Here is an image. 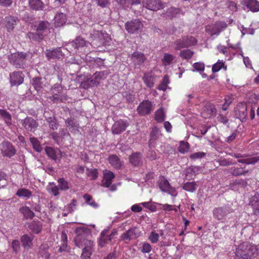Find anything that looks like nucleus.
I'll return each mask as SVG.
<instances>
[{
  "label": "nucleus",
  "instance_id": "obj_39",
  "mask_svg": "<svg viewBox=\"0 0 259 259\" xmlns=\"http://www.w3.org/2000/svg\"><path fill=\"white\" fill-rule=\"evenodd\" d=\"M30 141L32 145L33 148L36 151L40 152L42 151V148L39 142L36 138L34 137L30 138Z\"/></svg>",
  "mask_w": 259,
  "mask_h": 259
},
{
  "label": "nucleus",
  "instance_id": "obj_24",
  "mask_svg": "<svg viewBox=\"0 0 259 259\" xmlns=\"http://www.w3.org/2000/svg\"><path fill=\"white\" fill-rule=\"evenodd\" d=\"M215 113V109L212 106L208 105L205 107L201 116L204 118H209L214 115Z\"/></svg>",
  "mask_w": 259,
  "mask_h": 259
},
{
  "label": "nucleus",
  "instance_id": "obj_63",
  "mask_svg": "<svg viewBox=\"0 0 259 259\" xmlns=\"http://www.w3.org/2000/svg\"><path fill=\"white\" fill-rule=\"evenodd\" d=\"M32 84L37 91H39L41 88L40 80L39 78H35L33 79Z\"/></svg>",
  "mask_w": 259,
  "mask_h": 259
},
{
  "label": "nucleus",
  "instance_id": "obj_1",
  "mask_svg": "<svg viewBox=\"0 0 259 259\" xmlns=\"http://www.w3.org/2000/svg\"><path fill=\"white\" fill-rule=\"evenodd\" d=\"M259 255V249L248 242L240 244L236 250V259H250Z\"/></svg>",
  "mask_w": 259,
  "mask_h": 259
},
{
  "label": "nucleus",
  "instance_id": "obj_3",
  "mask_svg": "<svg viewBox=\"0 0 259 259\" xmlns=\"http://www.w3.org/2000/svg\"><path fill=\"white\" fill-rule=\"evenodd\" d=\"M126 30L130 33H138L142 31L144 25L139 19H133L125 24Z\"/></svg>",
  "mask_w": 259,
  "mask_h": 259
},
{
  "label": "nucleus",
  "instance_id": "obj_51",
  "mask_svg": "<svg viewBox=\"0 0 259 259\" xmlns=\"http://www.w3.org/2000/svg\"><path fill=\"white\" fill-rule=\"evenodd\" d=\"M165 118V115L162 108L158 110L155 113V119L157 122H161L163 121Z\"/></svg>",
  "mask_w": 259,
  "mask_h": 259
},
{
  "label": "nucleus",
  "instance_id": "obj_13",
  "mask_svg": "<svg viewBox=\"0 0 259 259\" xmlns=\"http://www.w3.org/2000/svg\"><path fill=\"white\" fill-rule=\"evenodd\" d=\"M235 115L240 120L243 121L247 117V106L245 103L239 104L235 110Z\"/></svg>",
  "mask_w": 259,
  "mask_h": 259
},
{
  "label": "nucleus",
  "instance_id": "obj_32",
  "mask_svg": "<svg viewBox=\"0 0 259 259\" xmlns=\"http://www.w3.org/2000/svg\"><path fill=\"white\" fill-rule=\"evenodd\" d=\"M29 229L34 233H39L42 230V224L39 222L33 221L29 225Z\"/></svg>",
  "mask_w": 259,
  "mask_h": 259
},
{
  "label": "nucleus",
  "instance_id": "obj_29",
  "mask_svg": "<svg viewBox=\"0 0 259 259\" xmlns=\"http://www.w3.org/2000/svg\"><path fill=\"white\" fill-rule=\"evenodd\" d=\"M143 80L147 87L151 88L154 84L155 76L151 73L145 74L143 77Z\"/></svg>",
  "mask_w": 259,
  "mask_h": 259
},
{
  "label": "nucleus",
  "instance_id": "obj_37",
  "mask_svg": "<svg viewBox=\"0 0 259 259\" xmlns=\"http://www.w3.org/2000/svg\"><path fill=\"white\" fill-rule=\"evenodd\" d=\"M141 161V154L139 153L133 154L130 157V162L134 166L138 165Z\"/></svg>",
  "mask_w": 259,
  "mask_h": 259
},
{
  "label": "nucleus",
  "instance_id": "obj_34",
  "mask_svg": "<svg viewBox=\"0 0 259 259\" xmlns=\"http://www.w3.org/2000/svg\"><path fill=\"white\" fill-rule=\"evenodd\" d=\"M109 163L115 168H118L121 166V162L118 157L116 155H111L109 158Z\"/></svg>",
  "mask_w": 259,
  "mask_h": 259
},
{
  "label": "nucleus",
  "instance_id": "obj_27",
  "mask_svg": "<svg viewBox=\"0 0 259 259\" xmlns=\"http://www.w3.org/2000/svg\"><path fill=\"white\" fill-rule=\"evenodd\" d=\"M19 212L23 215L25 219H32L34 216V212L29 207L26 206L21 207L19 209Z\"/></svg>",
  "mask_w": 259,
  "mask_h": 259
},
{
  "label": "nucleus",
  "instance_id": "obj_64",
  "mask_svg": "<svg viewBox=\"0 0 259 259\" xmlns=\"http://www.w3.org/2000/svg\"><path fill=\"white\" fill-rule=\"evenodd\" d=\"M152 247L149 243H144L141 251L143 253H149L151 251Z\"/></svg>",
  "mask_w": 259,
  "mask_h": 259
},
{
  "label": "nucleus",
  "instance_id": "obj_25",
  "mask_svg": "<svg viewBox=\"0 0 259 259\" xmlns=\"http://www.w3.org/2000/svg\"><path fill=\"white\" fill-rule=\"evenodd\" d=\"M54 20L55 26L56 27H60L65 23L66 17L64 13H59L55 15Z\"/></svg>",
  "mask_w": 259,
  "mask_h": 259
},
{
  "label": "nucleus",
  "instance_id": "obj_8",
  "mask_svg": "<svg viewBox=\"0 0 259 259\" xmlns=\"http://www.w3.org/2000/svg\"><path fill=\"white\" fill-rule=\"evenodd\" d=\"M89 44L88 42L85 41L83 38L78 37H77L74 41L68 44L65 49L70 52H76V50L78 49L80 47L87 46Z\"/></svg>",
  "mask_w": 259,
  "mask_h": 259
},
{
  "label": "nucleus",
  "instance_id": "obj_45",
  "mask_svg": "<svg viewBox=\"0 0 259 259\" xmlns=\"http://www.w3.org/2000/svg\"><path fill=\"white\" fill-rule=\"evenodd\" d=\"M250 204L253 209L259 210V194H255L251 198Z\"/></svg>",
  "mask_w": 259,
  "mask_h": 259
},
{
  "label": "nucleus",
  "instance_id": "obj_33",
  "mask_svg": "<svg viewBox=\"0 0 259 259\" xmlns=\"http://www.w3.org/2000/svg\"><path fill=\"white\" fill-rule=\"evenodd\" d=\"M197 187V185L195 182H187L184 184L183 189L185 191L193 192L196 190Z\"/></svg>",
  "mask_w": 259,
  "mask_h": 259
},
{
  "label": "nucleus",
  "instance_id": "obj_38",
  "mask_svg": "<svg viewBox=\"0 0 259 259\" xmlns=\"http://www.w3.org/2000/svg\"><path fill=\"white\" fill-rule=\"evenodd\" d=\"M67 126L69 127L70 131L75 133L78 132V124L71 119H68L66 121Z\"/></svg>",
  "mask_w": 259,
  "mask_h": 259
},
{
  "label": "nucleus",
  "instance_id": "obj_36",
  "mask_svg": "<svg viewBox=\"0 0 259 259\" xmlns=\"http://www.w3.org/2000/svg\"><path fill=\"white\" fill-rule=\"evenodd\" d=\"M16 195L20 197H26L28 198L31 196L32 193L28 189L22 188L18 190Z\"/></svg>",
  "mask_w": 259,
  "mask_h": 259
},
{
  "label": "nucleus",
  "instance_id": "obj_60",
  "mask_svg": "<svg viewBox=\"0 0 259 259\" xmlns=\"http://www.w3.org/2000/svg\"><path fill=\"white\" fill-rule=\"evenodd\" d=\"M193 66L195 70L197 71H203L204 69V64L202 62L195 63Z\"/></svg>",
  "mask_w": 259,
  "mask_h": 259
},
{
  "label": "nucleus",
  "instance_id": "obj_20",
  "mask_svg": "<svg viewBox=\"0 0 259 259\" xmlns=\"http://www.w3.org/2000/svg\"><path fill=\"white\" fill-rule=\"evenodd\" d=\"M115 235V233L112 232L110 235H108L107 230L102 231L101 233V236L99 240V245L102 247L104 246V245L107 243L109 241L112 239Z\"/></svg>",
  "mask_w": 259,
  "mask_h": 259
},
{
  "label": "nucleus",
  "instance_id": "obj_23",
  "mask_svg": "<svg viewBox=\"0 0 259 259\" xmlns=\"http://www.w3.org/2000/svg\"><path fill=\"white\" fill-rule=\"evenodd\" d=\"M131 59L136 66L142 64L144 62L146 58L144 54L142 53L136 52L132 54Z\"/></svg>",
  "mask_w": 259,
  "mask_h": 259
},
{
  "label": "nucleus",
  "instance_id": "obj_47",
  "mask_svg": "<svg viewBox=\"0 0 259 259\" xmlns=\"http://www.w3.org/2000/svg\"><path fill=\"white\" fill-rule=\"evenodd\" d=\"M58 182L59 183L58 187L60 190L65 191L69 189L68 183L64 178L59 179Z\"/></svg>",
  "mask_w": 259,
  "mask_h": 259
},
{
  "label": "nucleus",
  "instance_id": "obj_5",
  "mask_svg": "<svg viewBox=\"0 0 259 259\" xmlns=\"http://www.w3.org/2000/svg\"><path fill=\"white\" fill-rule=\"evenodd\" d=\"M158 186L162 192H166L174 196L177 195L176 189L170 186L168 181L164 177H160L158 181Z\"/></svg>",
  "mask_w": 259,
  "mask_h": 259
},
{
  "label": "nucleus",
  "instance_id": "obj_22",
  "mask_svg": "<svg viewBox=\"0 0 259 259\" xmlns=\"http://www.w3.org/2000/svg\"><path fill=\"white\" fill-rule=\"evenodd\" d=\"M139 236V233L137 232L136 228H132L123 234L121 236L123 240H130L138 238Z\"/></svg>",
  "mask_w": 259,
  "mask_h": 259
},
{
  "label": "nucleus",
  "instance_id": "obj_30",
  "mask_svg": "<svg viewBox=\"0 0 259 259\" xmlns=\"http://www.w3.org/2000/svg\"><path fill=\"white\" fill-rule=\"evenodd\" d=\"M16 25V19L13 17L9 16L6 17V27L9 31L13 30Z\"/></svg>",
  "mask_w": 259,
  "mask_h": 259
},
{
  "label": "nucleus",
  "instance_id": "obj_46",
  "mask_svg": "<svg viewBox=\"0 0 259 259\" xmlns=\"http://www.w3.org/2000/svg\"><path fill=\"white\" fill-rule=\"evenodd\" d=\"M169 83V78L167 75H165L163 77L162 82L158 87L157 89L159 90L165 91L167 88V85Z\"/></svg>",
  "mask_w": 259,
  "mask_h": 259
},
{
  "label": "nucleus",
  "instance_id": "obj_19",
  "mask_svg": "<svg viewBox=\"0 0 259 259\" xmlns=\"http://www.w3.org/2000/svg\"><path fill=\"white\" fill-rule=\"evenodd\" d=\"M114 177L115 176L112 171L104 170L103 171L102 185L105 187H109L111 185Z\"/></svg>",
  "mask_w": 259,
  "mask_h": 259
},
{
  "label": "nucleus",
  "instance_id": "obj_62",
  "mask_svg": "<svg viewBox=\"0 0 259 259\" xmlns=\"http://www.w3.org/2000/svg\"><path fill=\"white\" fill-rule=\"evenodd\" d=\"M88 177H90L92 180H95L98 178V171L96 169H91L88 171Z\"/></svg>",
  "mask_w": 259,
  "mask_h": 259
},
{
  "label": "nucleus",
  "instance_id": "obj_59",
  "mask_svg": "<svg viewBox=\"0 0 259 259\" xmlns=\"http://www.w3.org/2000/svg\"><path fill=\"white\" fill-rule=\"evenodd\" d=\"M258 160L256 157H253L248 159H244L238 160V161L241 163H246L247 164H254Z\"/></svg>",
  "mask_w": 259,
  "mask_h": 259
},
{
  "label": "nucleus",
  "instance_id": "obj_52",
  "mask_svg": "<svg viewBox=\"0 0 259 259\" xmlns=\"http://www.w3.org/2000/svg\"><path fill=\"white\" fill-rule=\"evenodd\" d=\"M45 151L47 155L51 158L54 160H56L57 159L56 152L52 147H46Z\"/></svg>",
  "mask_w": 259,
  "mask_h": 259
},
{
  "label": "nucleus",
  "instance_id": "obj_35",
  "mask_svg": "<svg viewBox=\"0 0 259 259\" xmlns=\"http://www.w3.org/2000/svg\"><path fill=\"white\" fill-rule=\"evenodd\" d=\"M0 115L2 116L8 125L11 124L12 117L11 114L7 110L1 109Z\"/></svg>",
  "mask_w": 259,
  "mask_h": 259
},
{
  "label": "nucleus",
  "instance_id": "obj_21",
  "mask_svg": "<svg viewBox=\"0 0 259 259\" xmlns=\"http://www.w3.org/2000/svg\"><path fill=\"white\" fill-rule=\"evenodd\" d=\"M23 125L27 130L34 131L37 127L36 121L31 117H27L23 120Z\"/></svg>",
  "mask_w": 259,
  "mask_h": 259
},
{
  "label": "nucleus",
  "instance_id": "obj_14",
  "mask_svg": "<svg viewBox=\"0 0 259 259\" xmlns=\"http://www.w3.org/2000/svg\"><path fill=\"white\" fill-rule=\"evenodd\" d=\"M127 123L122 120L115 122L112 126V132L114 134H120L125 130L127 126Z\"/></svg>",
  "mask_w": 259,
  "mask_h": 259
},
{
  "label": "nucleus",
  "instance_id": "obj_58",
  "mask_svg": "<svg viewBox=\"0 0 259 259\" xmlns=\"http://www.w3.org/2000/svg\"><path fill=\"white\" fill-rule=\"evenodd\" d=\"M12 248L15 253L18 252L20 250V242L17 240H14L12 242Z\"/></svg>",
  "mask_w": 259,
  "mask_h": 259
},
{
  "label": "nucleus",
  "instance_id": "obj_11",
  "mask_svg": "<svg viewBox=\"0 0 259 259\" xmlns=\"http://www.w3.org/2000/svg\"><path fill=\"white\" fill-rule=\"evenodd\" d=\"M143 6L147 9L153 11H157L163 7L160 0H144Z\"/></svg>",
  "mask_w": 259,
  "mask_h": 259
},
{
  "label": "nucleus",
  "instance_id": "obj_44",
  "mask_svg": "<svg viewBox=\"0 0 259 259\" xmlns=\"http://www.w3.org/2000/svg\"><path fill=\"white\" fill-rule=\"evenodd\" d=\"M161 136V134L159 133V131L157 128L153 129L150 134V139L149 141L150 144H152V143L155 140L158 139Z\"/></svg>",
  "mask_w": 259,
  "mask_h": 259
},
{
  "label": "nucleus",
  "instance_id": "obj_7",
  "mask_svg": "<svg viewBox=\"0 0 259 259\" xmlns=\"http://www.w3.org/2000/svg\"><path fill=\"white\" fill-rule=\"evenodd\" d=\"M25 58V54L18 52L12 54L9 57V59L10 62L15 65L17 68H24Z\"/></svg>",
  "mask_w": 259,
  "mask_h": 259
},
{
  "label": "nucleus",
  "instance_id": "obj_54",
  "mask_svg": "<svg viewBox=\"0 0 259 259\" xmlns=\"http://www.w3.org/2000/svg\"><path fill=\"white\" fill-rule=\"evenodd\" d=\"M189 149V144L188 143L181 142L179 147V151L182 153H186Z\"/></svg>",
  "mask_w": 259,
  "mask_h": 259
},
{
  "label": "nucleus",
  "instance_id": "obj_43",
  "mask_svg": "<svg viewBox=\"0 0 259 259\" xmlns=\"http://www.w3.org/2000/svg\"><path fill=\"white\" fill-rule=\"evenodd\" d=\"M175 59V57L168 53L164 54L163 58L162 59V63L164 66H167L170 64Z\"/></svg>",
  "mask_w": 259,
  "mask_h": 259
},
{
  "label": "nucleus",
  "instance_id": "obj_4",
  "mask_svg": "<svg viewBox=\"0 0 259 259\" xmlns=\"http://www.w3.org/2000/svg\"><path fill=\"white\" fill-rule=\"evenodd\" d=\"M85 229L82 227H78L75 232L77 234L74 241L75 245L79 248L84 247L85 243L87 241H90L86 238Z\"/></svg>",
  "mask_w": 259,
  "mask_h": 259
},
{
  "label": "nucleus",
  "instance_id": "obj_28",
  "mask_svg": "<svg viewBox=\"0 0 259 259\" xmlns=\"http://www.w3.org/2000/svg\"><path fill=\"white\" fill-rule=\"evenodd\" d=\"M62 51L58 48L53 50L47 51L46 56L49 59L60 58L62 56Z\"/></svg>",
  "mask_w": 259,
  "mask_h": 259
},
{
  "label": "nucleus",
  "instance_id": "obj_12",
  "mask_svg": "<svg viewBox=\"0 0 259 259\" xmlns=\"http://www.w3.org/2000/svg\"><path fill=\"white\" fill-rule=\"evenodd\" d=\"M226 27V23L224 22H218L212 26H207L206 31L211 35H218Z\"/></svg>",
  "mask_w": 259,
  "mask_h": 259
},
{
  "label": "nucleus",
  "instance_id": "obj_26",
  "mask_svg": "<svg viewBox=\"0 0 259 259\" xmlns=\"http://www.w3.org/2000/svg\"><path fill=\"white\" fill-rule=\"evenodd\" d=\"M33 236H29L27 235H24L21 237V241L22 243L23 246L26 249H30L32 245Z\"/></svg>",
  "mask_w": 259,
  "mask_h": 259
},
{
  "label": "nucleus",
  "instance_id": "obj_17",
  "mask_svg": "<svg viewBox=\"0 0 259 259\" xmlns=\"http://www.w3.org/2000/svg\"><path fill=\"white\" fill-rule=\"evenodd\" d=\"M85 247L82 249L81 254L82 259H90V256L92 253L94 243L92 241H87L85 243Z\"/></svg>",
  "mask_w": 259,
  "mask_h": 259
},
{
  "label": "nucleus",
  "instance_id": "obj_48",
  "mask_svg": "<svg viewBox=\"0 0 259 259\" xmlns=\"http://www.w3.org/2000/svg\"><path fill=\"white\" fill-rule=\"evenodd\" d=\"M174 48L176 50H180L183 48H186L187 45L185 41L184 38L182 39H178L174 42Z\"/></svg>",
  "mask_w": 259,
  "mask_h": 259
},
{
  "label": "nucleus",
  "instance_id": "obj_2",
  "mask_svg": "<svg viewBox=\"0 0 259 259\" xmlns=\"http://www.w3.org/2000/svg\"><path fill=\"white\" fill-rule=\"evenodd\" d=\"M52 96L49 97L50 99L56 102H63L67 100L66 96L62 93V88L59 83H56L52 88Z\"/></svg>",
  "mask_w": 259,
  "mask_h": 259
},
{
  "label": "nucleus",
  "instance_id": "obj_42",
  "mask_svg": "<svg viewBox=\"0 0 259 259\" xmlns=\"http://www.w3.org/2000/svg\"><path fill=\"white\" fill-rule=\"evenodd\" d=\"M213 214L218 220H222L226 216V211L222 208H216L213 211Z\"/></svg>",
  "mask_w": 259,
  "mask_h": 259
},
{
  "label": "nucleus",
  "instance_id": "obj_56",
  "mask_svg": "<svg viewBox=\"0 0 259 259\" xmlns=\"http://www.w3.org/2000/svg\"><path fill=\"white\" fill-rule=\"evenodd\" d=\"M184 39L187 45V47L194 45L197 43V40L192 36L184 38Z\"/></svg>",
  "mask_w": 259,
  "mask_h": 259
},
{
  "label": "nucleus",
  "instance_id": "obj_55",
  "mask_svg": "<svg viewBox=\"0 0 259 259\" xmlns=\"http://www.w3.org/2000/svg\"><path fill=\"white\" fill-rule=\"evenodd\" d=\"M159 237L158 234L156 233L155 231H152L149 236V239L151 243H156L158 242Z\"/></svg>",
  "mask_w": 259,
  "mask_h": 259
},
{
  "label": "nucleus",
  "instance_id": "obj_18",
  "mask_svg": "<svg viewBox=\"0 0 259 259\" xmlns=\"http://www.w3.org/2000/svg\"><path fill=\"white\" fill-rule=\"evenodd\" d=\"M106 78L104 72H96L92 77L88 79L90 85H97L101 79Z\"/></svg>",
  "mask_w": 259,
  "mask_h": 259
},
{
  "label": "nucleus",
  "instance_id": "obj_10",
  "mask_svg": "<svg viewBox=\"0 0 259 259\" xmlns=\"http://www.w3.org/2000/svg\"><path fill=\"white\" fill-rule=\"evenodd\" d=\"M153 110V105L149 100H144L142 102L137 108L138 113L142 115L148 114Z\"/></svg>",
  "mask_w": 259,
  "mask_h": 259
},
{
  "label": "nucleus",
  "instance_id": "obj_15",
  "mask_svg": "<svg viewBox=\"0 0 259 259\" xmlns=\"http://www.w3.org/2000/svg\"><path fill=\"white\" fill-rule=\"evenodd\" d=\"M241 4L243 7L252 12L259 11V2L256 0H242Z\"/></svg>",
  "mask_w": 259,
  "mask_h": 259
},
{
  "label": "nucleus",
  "instance_id": "obj_16",
  "mask_svg": "<svg viewBox=\"0 0 259 259\" xmlns=\"http://www.w3.org/2000/svg\"><path fill=\"white\" fill-rule=\"evenodd\" d=\"M10 82L12 85H19L23 82L22 72H14L10 75Z\"/></svg>",
  "mask_w": 259,
  "mask_h": 259
},
{
  "label": "nucleus",
  "instance_id": "obj_53",
  "mask_svg": "<svg viewBox=\"0 0 259 259\" xmlns=\"http://www.w3.org/2000/svg\"><path fill=\"white\" fill-rule=\"evenodd\" d=\"M159 205L161 206V208L164 210L168 211L171 210H174L175 212L178 211V209L176 208L175 205H171L168 204H159Z\"/></svg>",
  "mask_w": 259,
  "mask_h": 259
},
{
  "label": "nucleus",
  "instance_id": "obj_57",
  "mask_svg": "<svg viewBox=\"0 0 259 259\" xmlns=\"http://www.w3.org/2000/svg\"><path fill=\"white\" fill-rule=\"evenodd\" d=\"M206 154L204 152H198L194 153L190 155V157L192 159L196 160L201 159L205 156Z\"/></svg>",
  "mask_w": 259,
  "mask_h": 259
},
{
  "label": "nucleus",
  "instance_id": "obj_31",
  "mask_svg": "<svg viewBox=\"0 0 259 259\" xmlns=\"http://www.w3.org/2000/svg\"><path fill=\"white\" fill-rule=\"evenodd\" d=\"M29 4L31 9L36 11L42 10L44 6L42 2L40 0H29Z\"/></svg>",
  "mask_w": 259,
  "mask_h": 259
},
{
  "label": "nucleus",
  "instance_id": "obj_40",
  "mask_svg": "<svg viewBox=\"0 0 259 259\" xmlns=\"http://www.w3.org/2000/svg\"><path fill=\"white\" fill-rule=\"evenodd\" d=\"M59 187L55 185L54 183H50L48 187L49 192L55 196L59 195Z\"/></svg>",
  "mask_w": 259,
  "mask_h": 259
},
{
  "label": "nucleus",
  "instance_id": "obj_50",
  "mask_svg": "<svg viewBox=\"0 0 259 259\" xmlns=\"http://www.w3.org/2000/svg\"><path fill=\"white\" fill-rule=\"evenodd\" d=\"M193 54L194 52L193 51L187 49L181 51L180 54V56L183 59H189L192 57Z\"/></svg>",
  "mask_w": 259,
  "mask_h": 259
},
{
  "label": "nucleus",
  "instance_id": "obj_41",
  "mask_svg": "<svg viewBox=\"0 0 259 259\" xmlns=\"http://www.w3.org/2000/svg\"><path fill=\"white\" fill-rule=\"evenodd\" d=\"M83 197L88 205L94 208L98 207V204L93 199V197L91 195L86 194L83 195Z\"/></svg>",
  "mask_w": 259,
  "mask_h": 259
},
{
  "label": "nucleus",
  "instance_id": "obj_9",
  "mask_svg": "<svg viewBox=\"0 0 259 259\" xmlns=\"http://www.w3.org/2000/svg\"><path fill=\"white\" fill-rule=\"evenodd\" d=\"M49 26V23L47 22H41L38 25L36 32L29 33V37L30 39L39 40L42 39V32L44 31Z\"/></svg>",
  "mask_w": 259,
  "mask_h": 259
},
{
  "label": "nucleus",
  "instance_id": "obj_6",
  "mask_svg": "<svg viewBox=\"0 0 259 259\" xmlns=\"http://www.w3.org/2000/svg\"><path fill=\"white\" fill-rule=\"evenodd\" d=\"M2 154L5 157H11L15 155L16 150L14 146L8 141H4L0 145Z\"/></svg>",
  "mask_w": 259,
  "mask_h": 259
},
{
  "label": "nucleus",
  "instance_id": "obj_49",
  "mask_svg": "<svg viewBox=\"0 0 259 259\" xmlns=\"http://www.w3.org/2000/svg\"><path fill=\"white\" fill-rule=\"evenodd\" d=\"M224 67L226 68L225 67V62L219 60L218 62L212 66V71L213 72H217Z\"/></svg>",
  "mask_w": 259,
  "mask_h": 259
},
{
  "label": "nucleus",
  "instance_id": "obj_61",
  "mask_svg": "<svg viewBox=\"0 0 259 259\" xmlns=\"http://www.w3.org/2000/svg\"><path fill=\"white\" fill-rule=\"evenodd\" d=\"M76 205V201L74 199L72 200L71 202L66 206V210L69 212H72L74 211Z\"/></svg>",
  "mask_w": 259,
  "mask_h": 259
}]
</instances>
